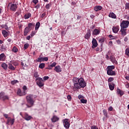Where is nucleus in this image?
I'll list each match as a JSON object with an SVG mask.
<instances>
[{
	"mask_svg": "<svg viewBox=\"0 0 129 129\" xmlns=\"http://www.w3.org/2000/svg\"><path fill=\"white\" fill-rule=\"evenodd\" d=\"M109 18H112V19H116V15L113 13H109Z\"/></svg>",
	"mask_w": 129,
	"mask_h": 129,
	"instance_id": "24",
	"label": "nucleus"
},
{
	"mask_svg": "<svg viewBox=\"0 0 129 129\" xmlns=\"http://www.w3.org/2000/svg\"><path fill=\"white\" fill-rule=\"evenodd\" d=\"M41 24L38 22L36 24L35 27V30L36 31H37V30L39 29V28H40V25Z\"/></svg>",
	"mask_w": 129,
	"mask_h": 129,
	"instance_id": "29",
	"label": "nucleus"
},
{
	"mask_svg": "<svg viewBox=\"0 0 129 129\" xmlns=\"http://www.w3.org/2000/svg\"><path fill=\"white\" fill-rule=\"evenodd\" d=\"M109 87L110 90H113V89H114V84L112 83H111V84L109 83Z\"/></svg>",
	"mask_w": 129,
	"mask_h": 129,
	"instance_id": "25",
	"label": "nucleus"
},
{
	"mask_svg": "<svg viewBox=\"0 0 129 129\" xmlns=\"http://www.w3.org/2000/svg\"><path fill=\"white\" fill-rule=\"evenodd\" d=\"M125 54L129 57V48H126L125 50Z\"/></svg>",
	"mask_w": 129,
	"mask_h": 129,
	"instance_id": "32",
	"label": "nucleus"
},
{
	"mask_svg": "<svg viewBox=\"0 0 129 129\" xmlns=\"http://www.w3.org/2000/svg\"><path fill=\"white\" fill-rule=\"evenodd\" d=\"M0 99H2V100H7L9 99V96L7 95H5V92H1L0 93Z\"/></svg>",
	"mask_w": 129,
	"mask_h": 129,
	"instance_id": "7",
	"label": "nucleus"
},
{
	"mask_svg": "<svg viewBox=\"0 0 129 129\" xmlns=\"http://www.w3.org/2000/svg\"><path fill=\"white\" fill-rule=\"evenodd\" d=\"M23 92H26V90H27V89H28V88H27V86H24L23 87Z\"/></svg>",
	"mask_w": 129,
	"mask_h": 129,
	"instance_id": "51",
	"label": "nucleus"
},
{
	"mask_svg": "<svg viewBox=\"0 0 129 129\" xmlns=\"http://www.w3.org/2000/svg\"><path fill=\"white\" fill-rule=\"evenodd\" d=\"M91 129H98V127L96 126V125H93L91 127Z\"/></svg>",
	"mask_w": 129,
	"mask_h": 129,
	"instance_id": "54",
	"label": "nucleus"
},
{
	"mask_svg": "<svg viewBox=\"0 0 129 129\" xmlns=\"http://www.w3.org/2000/svg\"><path fill=\"white\" fill-rule=\"evenodd\" d=\"M50 7H51V4H48L46 5L45 8L46 9H47V10H49V8H50Z\"/></svg>",
	"mask_w": 129,
	"mask_h": 129,
	"instance_id": "48",
	"label": "nucleus"
},
{
	"mask_svg": "<svg viewBox=\"0 0 129 129\" xmlns=\"http://www.w3.org/2000/svg\"><path fill=\"white\" fill-rule=\"evenodd\" d=\"M117 94H119L120 96H122V95H123V92H122V91L120 90V89H117Z\"/></svg>",
	"mask_w": 129,
	"mask_h": 129,
	"instance_id": "27",
	"label": "nucleus"
},
{
	"mask_svg": "<svg viewBox=\"0 0 129 129\" xmlns=\"http://www.w3.org/2000/svg\"><path fill=\"white\" fill-rule=\"evenodd\" d=\"M8 68L10 70H13V71L15 70L16 69V68H15L14 66H13V64H12V63H11V62L9 63Z\"/></svg>",
	"mask_w": 129,
	"mask_h": 129,
	"instance_id": "23",
	"label": "nucleus"
},
{
	"mask_svg": "<svg viewBox=\"0 0 129 129\" xmlns=\"http://www.w3.org/2000/svg\"><path fill=\"white\" fill-rule=\"evenodd\" d=\"M78 98H79V99H81V98L83 99V96H82L81 95H79Z\"/></svg>",
	"mask_w": 129,
	"mask_h": 129,
	"instance_id": "57",
	"label": "nucleus"
},
{
	"mask_svg": "<svg viewBox=\"0 0 129 129\" xmlns=\"http://www.w3.org/2000/svg\"><path fill=\"white\" fill-rule=\"evenodd\" d=\"M36 97L37 95L32 94H29L26 96L27 102L30 104H26L27 107L30 108L34 106V104L35 103V100H34V99H36Z\"/></svg>",
	"mask_w": 129,
	"mask_h": 129,
	"instance_id": "2",
	"label": "nucleus"
},
{
	"mask_svg": "<svg viewBox=\"0 0 129 129\" xmlns=\"http://www.w3.org/2000/svg\"><path fill=\"white\" fill-rule=\"evenodd\" d=\"M45 69H48V70H52V69H53V68L51 67L50 64H49L48 67L45 68Z\"/></svg>",
	"mask_w": 129,
	"mask_h": 129,
	"instance_id": "44",
	"label": "nucleus"
},
{
	"mask_svg": "<svg viewBox=\"0 0 129 129\" xmlns=\"http://www.w3.org/2000/svg\"><path fill=\"white\" fill-rule=\"evenodd\" d=\"M32 27H34V24H33V23L28 24V27H27V28H28V29H31V28H32Z\"/></svg>",
	"mask_w": 129,
	"mask_h": 129,
	"instance_id": "40",
	"label": "nucleus"
},
{
	"mask_svg": "<svg viewBox=\"0 0 129 129\" xmlns=\"http://www.w3.org/2000/svg\"><path fill=\"white\" fill-rule=\"evenodd\" d=\"M35 81H36V84L41 88V87H43L44 86V80L41 78H37L35 79Z\"/></svg>",
	"mask_w": 129,
	"mask_h": 129,
	"instance_id": "5",
	"label": "nucleus"
},
{
	"mask_svg": "<svg viewBox=\"0 0 129 129\" xmlns=\"http://www.w3.org/2000/svg\"><path fill=\"white\" fill-rule=\"evenodd\" d=\"M14 122H15V118L12 119L11 117H9L8 119H7V122L6 123V124L9 125L10 123V124H12V125H13Z\"/></svg>",
	"mask_w": 129,
	"mask_h": 129,
	"instance_id": "10",
	"label": "nucleus"
},
{
	"mask_svg": "<svg viewBox=\"0 0 129 129\" xmlns=\"http://www.w3.org/2000/svg\"><path fill=\"white\" fill-rule=\"evenodd\" d=\"M102 9V7L101 6H96L94 7V11L95 12H99V11H101Z\"/></svg>",
	"mask_w": 129,
	"mask_h": 129,
	"instance_id": "20",
	"label": "nucleus"
},
{
	"mask_svg": "<svg viewBox=\"0 0 129 129\" xmlns=\"http://www.w3.org/2000/svg\"><path fill=\"white\" fill-rule=\"evenodd\" d=\"M45 16H46V14L43 13L41 15V18H44V17H45Z\"/></svg>",
	"mask_w": 129,
	"mask_h": 129,
	"instance_id": "63",
	"label": "nucleus"
},
{
	"mask_svg": "<svg viewBox=\"0 0 129 129\" xmlns=\"http://www.w3.org/2000/svg\"><path fill=\"white\" fill-rule=\"evenodd\" d=\"M128 25H129V21L127 20H123L121 23H120V27L121 28H124L125 29H126V28H127L128 27Z\"/></svg>",
	"mask_w": 129,
	"mask_h": 129,
	"instance_id": "6",
	"label": "nucleus"
},
{
	"mask_svg": "<svg viewBox=\"0 0 129 129\" xmlns=\"http://www.w3.org/2000/svg\"><path fill=\"white\" fill-rule=\"evenodd\" d=\"M19 83V81L17 80H14L13 81H12L11 83L12 85H15V84H16V83Z\"/></svg>",
	"mask_w": 129,
	"mask_h": 129,
	"instance_id": "35",
	"label": "nucleus"
},
{
	"mask_svg": "<svg viewBox=\"0 0 129 129\" xmlns=\"http://www.w3.org/2000/svg\"><path fill=\"white\" fill-rule=\"evenodd\" d=\"M112 109H113V108H112V106H110L108 108V110H109L110 111H111Z\"/></svg>",
	"mask_w": 129,
	"mask_h": 129,
	"instance_id": "60",
	"label": "nucleus"
},
{
	"mask_svg": "<svg viewBox=\"0 0 129 129\" xmlns=\"http://www.w3.org/2000/svg\"><path fill=\"white\" fill-rule=\"evenodd\" d=\"M120 32L122 36H125L126 35V29L123 27H121Z\"/></svg>",
	"mask_w": 129,
	"mask_h": 129,
	"instance_id": "18",
	"label": "nucleus"
},
{
	"mask_svg": "<svg viewBox=\"0 0 129 129\" xmlns=\"http://www.w3.org/2000/svg\"><path fill=\"white\" fill-rule=\"evenodd\" d=\"M108 45L110 46H112V41H109L108 43Z\"/></svg>",
	"mask_w": 129,
	"mask_h": 129,
	"instance_id": "61",
	"label": "nucleus"
},
{
	"mask_svg": "<svg viewBox=\"0 0 129 129\" xmlns=\"http://www.w3.org/2000/svg\"><path fill=\"white\" fill-rule=\"evenodd\" d=\"M128 39H127V37H125L124 38V41H125V42H127V40H128Z\"/></svg>",
	"mask_w": 129,
	"mask_h": 129,
	"instance_id": "64",
	"label": "nucleus"
},
{
	"mask_svg": "<svg viewBox=\"0 0 129 129\" xmlns=\"http://www.w3.org/2000/svg\"><path fill=\"white\" fill-rule=\"evenodd\" d=\"M12 51H13L14 53H17V52L19 51V49H18V48H17V46H14L13 47Z\"/></svg>",
	"mask_w": 129,
	"mask_h": 129,
	"instance_id": "31",
	"label": "nucleus"
},
{
	"mask_svg": "<svg viewBox=\"0 0 129 129\" xmlns=\"http://www.w3.org/2000/svg\"><path fill=\"white\" fill-rule=\"evenodd\" d=\"M100 32H101L100 29H95L93 31L92 35L93 36H97V35H99V34H100Z\"/></svg>",
	"mask_w": 129,
	"mask_h": 129,
	"instance_id": "12",
	"label": "nucleus"
},
{
	"mask_svg": "<svg viewBox=\"0 0 129 129\" xmlns=\"http://www.w3.org/2000/svg\"><path fill=\"white\" fill-rule=\"evenodd\" d=\"M50 65L53 68V67H56V65H57V63H56L55 62H54Z\"/></svg>",
	"mask_w": 129,
	"mask_h": 129,
	"instance_id": "43",
	"label": "nucleus"
},
{
	"mask_svg": "<svg viewBox=\"0 0 129 129\" xmlns=\"http://www.w3.org/2000/svg\"><path fill=\"white\" fill-rule=\"evenodd\" d=\"M105 58L106 59H107V60H108L109 59V56H108V53H107L106 54Z\"/></svg>",
	"mask_w": 129,
	"mask_h": 129,
	"instance_id": "58",
	"label": "nucleus"
},
{
	"mask_svg": "<svg viewBox=\"0 0 129 129\" xmlns=\"http://www.w3.org/2000/svg\"><path fill=\"white\" fill-rule=\"evenodd\" d=\"M110 60L114 64H115L116 65L117 64V61H116V59H115V57H114V56H113V55L110 56Z\"/></svg>",
	"mask_w": 129,
	"mask_h": 129,
	"instance_id": "16",
	"label": "nucleus"
},
{
	"mask_svg": "<svg viewBox=\"0 0 129 129\" xmlns=\"http://www.w3.org/2000/svg\"><path fill=\"white\" fill-rule=\"evenodd\" d=\"M73 89L74 90H78L80 88H84L86 86V83L84 81V79L82 78L73 79Z\"/></svg>",
	"mask_w": 129,
	"mask_h": 129,
	"instance_id": "1",
	"label": "nucleus"
},
{
	"mask_svg": "<svg viewBox=\"0 0 129 129\" xmlns=\"http://www.w3.org/2000/svg\"><path fill=\"white\" fill-rule=\"evenodd\" d=\"M109 38H110L111 40H114V39H115L114 36H113L111 34L109 35Z\"/></svg>",
	"mask_w": 129,
	"mask_h": 129,
	"instance_id": "49",
	"label": "nucleus"
},
{
	"mask_svg": "<svg viewBox=\"0 0 129 129\" xmlns=\"http://www.w3.org/2000/svg\"><path fill=\"white\" fill-rule=\"evenodd\" d=\"M5 53H2L0 54V61H5Z\"/></svg>",
	"mask_w": 129,
	"mask_h": 129,
	"instance_id": "28",
	"label": "nucleus"
},
{
	"mask_svg": "<svg viewBox=\"0 0 129 129\" xmlns=\"http://www.w3.org/2000/svg\"><path fill=\"white\" fill-rule=\"evenodd\" d=\"M112 30L113 33H114V34H116L118 33V31H119V26H113Z\"/></svg>",
	"mask_w": 129,
	"mask_h": 129,
	"instance_id": "13",
	"label": "nucleus"
},
{
	"mask_svg": "<svg viewBox=\"0 0 129 129\" xmlns=\"http://www.w3.org/2000/svg\"><path fill=\"white\" fill-rule=\"evenodd\" d=\"M125 86L126 88H129V84L128 83L125 84Z\"/></svg>",
	"mask_w": 129,
	"mask_h": 129,
	"instance_id": "62",
	"label": "nucleus"
},
{
	"mask_svg": "<svg viewBox=\"0 0 129 129\" xmlns=\"http://www.w3.org/2000/svg\"><path fill=\"white\" fill-rule=\"evenodd\" d=\"M2 34L5 38H7L9 36V32L5 30H2Z\"/></svg>",
	"mask_w": 129,
	"mask_h": 129,
	"instance_id": "22",
	"label": "nucleus"
},
{
	"mask_svg": "<svg viewBox=\"0 0 129 129\" xmlns=\"http://www.w3.org/2000/svg\"><path fill=\"white\" fill-rule=\"evenodd\" d=\"M114 68H115V67L114 66H108L106 68L107 74H108L110 76H115V72L112 71L113 70V69H114Z\"/></svg>",
	"mask_w": 129,
	"mask_h": 129,
	"instance_id": "3",
	"label": "nucleus"
},
{
	"mask_svg": "<svg viewBox=\"0 0 129 129\" xmlns=\"http://www.w3.org/2000/svg\"><path fill=\"white\" fill-rule=\"evenodd\" d=\"M35 34H36L34 32H32L31 34L30 35L31 37H33V36H35Z\"/></svg>",
	"mask_w": 129,
	"mask_h": 129,
	"instance_id": "59",
	"label": "nucleus"
},
{
	"mask_svg": "<svg viewBox=\"0 0 129 129\" xmlns=\"http://www.w3.org/2000/svg\"><path fill=\"white\" fill-rule=\"evenodd\" d=\"M1 27L3 29H5V30H8L9 29V27H8V25H7L6 24L2 25H1Z\"/></svg>",
	"mask_w": 129,
	"mask_h": 129,
	"instance_id": "34",
	"label": "nucleus"
},
{
	"mask_svg": "<svg viewBox=\"0 0 129 129\" xmlns=\"http://www.w3.org/2000/svg\"><path fill=\"white\" fill-rule=\"evenodd\" d=\"M21 65L22 67H28V66H27V63H26V62L23 61L21 62Z\"/></svg>",
	"mask_w": 129,
	"mask_h": 129,
	"instance_id": "38",
	"label": "nucleus"
},
{
	"mask_svg": "<svg viewBox=\"0 0 129 129\" xmlns=\"http://www.w3.org/2000/svg\"><path fill=\"white\" fill-rule=\"evenodd\" d=\"M67 99H68V100H69V101H71V99H72V97H71V95H69L67 96Z\"/></svg>",
	"mask_w": 129,
	"mask_h": 129,
	"instance_id": "50",
	"label": "nucleus"
},
{
	"mask_svg": "<svg viewBox=\"0 0 129 129\" xmlns=\"http://www.w3.org/2000/svg\"><path fill=\"white\" fill-rule=\"evenodd\" d=\"M24 119H25V120H31V119H32V116H30L27 113H25L24 114Z\"/></svg>",
	"mask_w": 129,
	"mask_h": 129,
	"instance_id": "17",
	"label": "nucleus"
},
{
	"mask_svg": "<svg viewBox=\"0 0 129 129\" xmlns=\"http://www.w3.org/2000/svg\"><path fill=\"white\" fill-rule=\"evenodd\" d=\"M81 102H82V103H87V100L83 98L81 99Z\"/></svg>",
	"mask_w": 129,
	"mask_h": 129,
	"instance_id": "39",
	"label": "nucleus"
},
{
	"mask_svg": "<svg viewBox=\"0 0 129 129\" xmlns=\"http://www.w3.org/2000/svg\"><path fill=\"white\" fill-rule=\"evenodd\" d=\"M28 48H29V43L25 44L24 46V50H27V49H28Z\"/></svg>",
	"mask_w": 129,
	"mask_h": 129,
	"instance_id": "37",
	"label": "nucleus"
},
{
	"mask_svg": "<svg viewBox=\"0 0 129 129\" xmlns=\"http://www.w3.org/2000/svg\"><path fill=\"white\" fill-rule=\"evenodd\" d=\"M58 120H59V117L56 115L53 116L52 118H51L52 122H56V121H58Z\"/></svg>",
	"mask_w": 129,
	"mask_h": 129,
	"instance_id": "19",
	"label": "nucleus"
},
{
	"mask_svg": "<svg viewBox=\"0 0 129 129\" xmlns=\"http://www.w3.org/2000/svg\"><path fill=\"white\" fill-rule=\"evenodd\" d=\"M17 93V95H19V96H24V95H26L27 94V93H26V92H22V90H21V89H18Z\"/></svg>",
	"mask_w": 129,
	"mask_h": 129,
	"instance_id": "11",
	"label": "nucleus"
},
{
	"mask_svg": "<svg viewBox=\"0 0 129 129\" xmlns=\"http://www.w3.org/2000/svg\"><path fill=\"white\" fill-rule=\"evenodd\" d=\"M31 31V29L26 27L24 29V36H27L28 35V33Z\"/></svg>",
	"mask_w": 129,
	"mask_h": 129,
	"instance_id": "21",
	"label": "nucleus"
},
{
	"mask_svg": "<svg viewBox=\"0 0 129 129\" xmlns=\"http://www.w3.org/2000/svg\"><path fill=\"white\" fill-rule=\"evenodd\" d=\"M30 17H31V13L26 14L24 16V19H25V20H27Z\"/></svg>",
	"mask_w": 129,
	"mask_h": 129,
	"instance_id": "30",
	"label": "nucleus"
},
{
	"mask_svg": "<svg viewBox=\"0 0 129 129\" xmlns=\"http://www.w3.org/2000/svg\"><path fill=\"white\" fill-rule=\"evenodd\" d=\"M32 2L35 5H37V4H38V3H39V1L38 0H33Z\"/></svg>",
	"mask_w": 129,
	"mask_h": 129,
	"instance_id": "52",
	"label": "nucleus"
},
{
	"mask_svg": "<svg viewBox=\"0 0 129 129\" xmlns=\"http://www.w3.org/2000/svg\"><path fill=\"white\" fill-rule=\"evenodd\" d=\"M39 68H40V69H44V68H45V63H40L39 66Z\"/></svg>",
	"mask_w": 129,
	"mask_h": 129,
	"instance_id": "33",
	"label": "nucleus"
},
{
	"mask_svg": "<svg viewBox=\"0 0 129 129\" xmlns=\"http://www.w3.org/2000/svg\"><path fill=\"white\" fill-rule=\"evenodd\" d=\"M103 112L104 113V115H105V116H107V111H106V110L104 109L103 110Z\"/></svg>",
	"mask_w": 129,
	"mask_h": 129,
	"instance_id": "41",
	"label": "nucleus"
},
{
	"mask_svg": "<svg viewBox=\"0 0 129 129\" xmlns=\"http://www.w3.org/2000/svg\"><path fill=\"white\" fill-rule=\"evenodd\" d=\"M8 7L10 8V10L12 12H16L17 9H18V4H16L15 2L12 3H9Z\"/></svg>",
	"mask_w": 129,
	"mask_h": 129,
	"instance_id": "4",
	"label": "nucleus"
},
{
	"mask_svg": "<svg viewBox=\"0 0 129 129\" xmlns=\"http://www.w3.org/2000/svg\"><path fill=\"white\" fill-rule=\"evenodd\" d=\"M63 125L66 128H69L70 127V123H69L67 119H64L63 121Z\"/></svg>",
	"mask_w": 129,
	"mask_h": 129,
	"instance_id": "14",
	"label": "nucleus"
},
{
	"mask_svg": "<svg viewBox=\"0 0 129 129\" xmlns=\"http://www.w3.org/2000/svg\"><path fill=\"white\" fill-rule=\"evenodd\" d=\"M54 71H56L57 73L62 72V68L60 66H56L54 69Z\"/></svg>",
	"mask_w": 129,
	"mask_h": 129,
	"instance_id": "15",
	"label": "nucleus"
},
{
	"mask_svg": "<svg viewBox=\"0 0 129 129\" xmlns=\"http://www.w3.org/2000/svg\"><path fill=\"white\" fill-rule=\"evenodd\" d=\"M43 61V57H38L37 59V62H41Z\"/></svg>",
	"mask_w": 129,
	"mask_h": 129,
	"instance_id": "45",
	"label": "nucleus"
},
{
	"mask_svg": "<svg viewBox=\"0 0 129 129\" xmlns=\"http://www.w3.org/2000/svg\"><path fill=\"white\" fill-rule=\"evenodd\" d=\"M48 79H49L48 76H45L43 77V81H46V80H48Z\"/></svg>",
	"mask_w": 129,
	"mask_h": 129,
	"instance_id": "53",
	"label": "nucleus"
},
{
	"mask_svg": "<svg viewBox=\"0 0 129 129\" xmlns=\"http://www.w3.org/2000/svg\"><path fill=\"white\" fill-rule=\"evenodd\" d=\"M2 68L3 69H5V70H7L8 69V64H7L6 63L4 62L1 65Z\"/></svg>",
	"mask_w": 129,
	"mask_h": 129,
	"instance_id": "26",
	"label": "nucleus"
},
{
	"mask_svg": "<svg viewBox=\"0 0 129 129\" xmlns=\"http://www.w3.org/2000/svg\"><path fill=\"white\" fill-rule=\"evenodd\" d=\"M33 76L35 77V78H39V75L38 74V72H35L33 74Z\"/></svg>",
	"mask_w": 129,
	"mask_h": 129,
	"instance_id": "36",
	"label": "nucleus"
},
{
	"mask_svg": "<svg viewBox=\"0 0 129 129\" xmlns=\"http://www.w3.org/2000/svg\"><path fill=\"white\" fill-rule=\"evenodd\" d=\"M91 36V31H90V29H88L87 31V33L85 34L84 38L85 39H86L87 40H88L89 38Z\"/></svg>",
	"mask_w": 129,
	"mask_h": 129,
	"instance_id": "8",
	"label": "nucleus"
},
{
	"mask_svg": "<svg viewBox=\"0 0 129 129\" xmlns=\"http://www.w3.org/2000/svg\"><path fill=\"white\" fill-rule=\"evenodd\" d=\"M4 116L5 117V118H8L9 119V115L7 114H4Z\"/></svg>",
	"mask_w": 129,
	"mask_h": 129,
	"instance_id": "56",
	"label": "nucleus"
},
{
	"mask_svg": "<svg viewBox=\"0 0 129 129\" xmlns=\"http://www.w3.org/2000/svg\"><path fill=\"white\" fill-rule=\"evenodd\" d=\"M43 61H48V57H42Z\"/></svg>",
	"mask_w": 129,
	"mask_h": 129,
	"instance_id": "55",
	"label": "nucleus"
},
{
	"mask_svg": "<svg viewBox=\"0 0 129 129\" xmlns=\"http://www.w3.org/2000/svg\"><path fill=\"white\" fill-rule=\"evenodd\" d=\"M114 79L112 77H110L109 78V79H108V82H112V81H113Z\"/></svg>",
	"mask_w": 129,
	"mask_h": 129,
	"instance_id": "47",
	"label": "nucleus"
},
{
	"mask_svg": "<svg viewBox=\"0 0 129 129\" xmlns=\"http://www.w3.org/2000/svg\"><path fill=\"white\" fill-rule=\"evenodd\" d=\"M99 42L100 43H103L104 42V38H101L99 39Z\"/></svg>",
	"mask_w": 129,
	"mask_h": 129,
	"instance_id": "46",
	"label": "nucleus"
},
{
	"mask_svg": "<svg viewBox=\"0 0 129 129\" xmlns=\"http://www.w3.org/2000/svg\"><path fill=\"white\" fill-rule=\"evenodd\" d=\"M125 10H129V3L125 4Z\"/></svg>",
	"mask_w": 129,
	"mask_h": 129,
	"instance_id": "42",
	"label": "nucleus"
},
{
	"mask_svg": "<svg viewBox=\"0 0 129 129\" xmlns=\"http://www.w3.org/2000/svg\"><path fill=\"white\" fill-rule=\"evenodd\" d=\"M92 43V48L93 49H95V48H96V47H97L98 45V44L97 43V41L96 40V39H95V38H93Z\"/></svg>",
	"mask_w": 129,
	"mask_h": 129,
	"instance_id": "9",
	"label": "nucleus"
}]
</instances>
